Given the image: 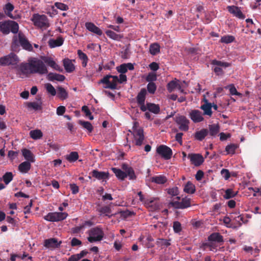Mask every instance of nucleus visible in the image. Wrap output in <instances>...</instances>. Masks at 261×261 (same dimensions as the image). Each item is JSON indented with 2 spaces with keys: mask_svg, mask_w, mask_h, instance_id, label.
Listing matches in <instances>:
<instances>
[{
  "mask_svg": "<svg viewBox=\"0 0 261 261\" xmlns=\"http://www.w3.org/2000/svg\"><path fill=\"white\" fill-rule=\"evenodd\" d=\"M19 30L18 24L14 21L8 20L0 22V31L5 35H7L11 32L16 34Z\"/></svg>",
  "mask_w": 261,
  "mask_h": 261,
  "instance_id": "1",
  "label": "nucleus"
},
{
  "mask_svg": "<svg viewBox=\"0 0 261 261\" xmlns=\"http://www.w3.org/2000/svg\"><path fill=\"white\" fill-rule=\"evenodd\" d=\"M31 73L45 74L48 73V70L42 61L34 59L31 61Z\"/></svg>",
  "mask_w": 261,
  "mask_h": 261,
  "instance_id": "2",
  "label": "nucleus"
},
{
  "mask_svg": "<svg viewBox=\"0 0 261 261\" xmlns=\"http://www.w3.org/2000/svg\"><path fill=\"white\" fill-rule=\"evenodd\" d=\"M31 20L33 22L34 25L39 28L46 29L49 27L48 19L45 15L34 14Z\"/></svg>",
  "mask_w": 261,
  "mask_h": 261,
  "instance_id": "3",
  "label": "nucleus"
},
{
  "mask_svg": "<svg viewBox=\"0 0 261 261\" xmlns=\"http://www.w3.org/2000/svg\"><path fill=\"white\" fill-rule=\"evenodd\" d=\"M117 83H118V76L111 74L106 75L98 82L99 84H106V86H103L104 88H108L112 90H115L117 88Z\"/></svg>",
  "mask_w": 261,
  "mask_h": 261,
  "instance_id": "4",
  "label": "nucleus"
},
{
  "mask_svg": "<svg viewBox=\"0 0 261 261\" xmlns=\"http://www.w3.org/2000/svg\"><path fill=\"white\" fill-rule=\"evenodd\" d=\"M191 206V199L186 196L181 198L180 201H172L168 203V208L184 209Z\"/></svg>",
  "mask_w": 261,
  "mask_h": 261,
  "instance_id": "5",
  "label": "nucleus"
},
{
  "mask_svg": "<svg viewBox=\"0 0 261 261\" xmlns=\"http://www.w3.org/2000/svg\"><path fill=\"white\" fill-rule=\"evenodd\" d=\"M89 234L88 240L90 243L102 240L104 235L102 230L98 227L91 228L89 231Z\"/></svg>",
  "mask_w": 261,
  "mask_h": 261,
  "instance_id": "6",
  "label": "nucleus"
},
{
  "mask_svg": "<svg viewBox=\"0 0 261 261\" xmlns=\"http://www.w3.org/2000/svg\"><path fill=\"white\" fill-rule=\"evenodd\" d=\"M18 62V57L13 53H11L7 56L0 58V65L1 66L15 65Z\"/></svg>",
  "mask_w": 261,
  "mask_h": 261,
  "instance_id": "7",
  "label": "nucleus"
},
{
  "mask_svg": "<svg viewBox=\"0 0 261 261\" xmlns=\"http://www.w3.org/2000/svg\"><path fill=\"white\" fill-rule=\"evenodd\" d=\"M144 204L145 207L150 208L151 211L159 210L161 206V203L159 197L149 196L147 197Z\"/></svg>",
  "mask_w": 261,
  "mask_h": 261,
  "instance_id": "8",
  "label": "nucleus"
},
{
  "mask_svg": "<svg viewBox=\"0 0 261 261\" xmlns=\"http://www.w3.org/2000/svg\"><path fill=\"white\" fill-rule=\"evenodd\" d=\"M156 151L158 154L165 160H170L173 154L172 149L165 145H161L158 146Z\"/></svg>",
  "mask_w": 261,
  "mask_h": 261,
  "instance_id": "9",
  "label": "nucleus"
},
{
  "mask_svg": "<svg viewBox=\"0 0 261 261\" xmlns=\"http://www.w3.org/2000/svg\"><path fill=\"white\" fill-rule=\"evenodd\" d=\"M138 125V122H135L134 123L133 129V136L135 140V144L137 146H141L143 144L144 140V135L143 130L142 128L137 129V125Z\"/></svg>",
  "mask_w": 261,
  "mask_h": 261,
  "instance_id": "10",
  "label": "nucleus"
},
{
  "mask_svg": "<svg viewBox=\"0 0 261 261\" xmlns=\"http://www.w3.org/2000/svg\"><path fill=\"white\" fill-rule=\"evenodd\" d=\"M211 64L217 66L213 67V69L216 74L218 76L222 75L223 74V71L221 68L222 67H227L230 66V64L227 62H223L217 60H212Z\"/></svg>",
  "mask_w": 261,
  "mask_h": 261,
  "instance_id": "11",
  "label": "nucleus"
},
{
  "mask_svg": "<svg viewBox=\"0 0 261 261\" xmlns=\"http://www.w3.org/2000/svg\"><path fill=\"white\" fill-rule=\"evenodd\" d=\"M175 121L179 125L180 130L185 132L188 130L190 121L185 116L182 115L176 116L175 118Z\"/></svg>",
  "mask_w": 261,
  "mask_h": 261,
  "instance_id": "12",
  "label": "nucleus"
},
{
  "mask_svg": "<svg viewBox=\"0 0 261 261\" xmlns=\"http://www.w3.org/2000/svg\"><path fill=\"white\" fill-rule=\"evenodd\" d=\"M67 217V213H48L44 219L48 221L56 222L63 220Z\"/></svg>",
  "mask_w": 261,
  "mask_h": 261,
  "instance_id": "13",
  "label": "nucleus"
},
{
  "mask_svg": "<svg viewBox=\"0 0 261 261\" xmlns=\"http://www.w3.org/2000/svg\"><path fill=\"white\" fill-rule=\"evenodd\" d=\"M147 94V90L145 88L141 89L140 91L138 93L136 100L137 102L140 106L141 110H145V101L146 99V95Z\"/></svg>",
  "mask_w": 261,
  "mask_h": 261,
  "instance_id": "14",
  "label": "nucleus"
},
{
  "mask_svg": "<svg viewBox=\"0 0 261 261\" xmlns=\"http://www.w3.org/2000/svg\"><path fill=\"white\" fill-rule=\"evenodd\" d=\"M62 241H58L55 238L46 239L44 241V246L49 249H55L60 247Z\"/></svg>",
  "mask_w": 261,
  "mask_h": 261,
  "instance_id": "15",
  "label": "nucleus"
},
{
  "mask_svg": "<svg viewBox=\"0 0 261 261\" xmlns=\"http://www.w3.org/2000/svg\"><path fill=\"white\" fill-rule=\"evenodd\" d=\"M90 174L93 177L102 181H106L109 178V173L108 172L99 171L97 170H92Z\"/></svg>",
  "mask_w": 261,
  "mask_h": 261,
  "instance_id": "16",
  "label": "nucleus"
},
{
  "mask_svg": "<svg viewBox=\"0 0 261 261\" xmlns=\"http://www.w3.org/2000/svg\"><path fill=\"white\" fill-rule=\"evenodd\" d=\"M19 43L21 46L24 49L31 51L33 50V47L25 36L22 33L18 34Z\"/></svg>",
  "mask_w": 261,
  "mask_h": 261,
  "instance_id": "17",
  "label": "nucleus"
},
{
  "mask_svg": "<svg viewBox=\"0 0 261 261\" xmlns=\"http://www.w3.org/2000/svg\"><path fill=\"white\" fill-rule=\"evenodd\" d=\"M188 158L190 159L191 163L194 164L195 166H200L204 162L203 156L200 154H189Z\"/></svg>",
  "mask_w": 261,
  "mask_h": 261,
  "instance_id": "18",
  "label": "nucleus"
},
{
  "mask_svg": "<svg viewBox=\"0 0 261 261\" xmlns=\"http://www.w3.org/2000/svg\"><path fill=\"white\" fill-rule=\"evenodd\" d=\"M189 116L194 123L200 122L204 120L201 112L198 110H192L189 114Z\"/></svg>",
  "mask_w": 261,
  "mask_h": 261,
  "instance_id": "19",
  "label": "nucleus"
},
{
  "mask_svg": "<svg viewBox=\"0 0 261 261\" xmlns=\"http://www.w3.org/2000/svg\"><path fill=\"white\" fill-rule=\"evenodd\" d=\"M227 9L230 13L233 14L236 17L241 19H244L245 18V15L242 12L238 7L228 6Z\"/></svg>",
  "mask_w": 261,
  "mask_h": 261,
  "instance_id": "20",
  "label": "nucleus"
},
{
  "mask_svg": "<svg viewBox=\"0 0 261 261\" xmlns=\"http://www.w3.org/2000/svg\"><path fill=\"white\" fill-rule=\"evenodd\" d=\"M42 60L45 63L54 69L60 72L63 71V69L56 63L52 58L44 57L42 58Z\"/></svg>",
  "mask_w": 261,
  "mask_h": 261,
  "instance_id": "21",
  "label": "nucleus"
},
{
  "mask_svg": "<svg viewBox=\"0 0 261 261\" xmlns=\"http://www.w3.org/2000/svg\"><path fill=\"white\" fill-rule=\"evenodd\" d=\"M145 110H141L143 112H146L148 110L150 112H151L154 114H158L160 112V108L159 105H156L153 103L147 102L145 105Z\"/></svg>",
  "mask_w": 261,
  "mask_h": 261,
  "instance_id": "22",
  "label": "nucleus"
},
{
  "mask_svg": "<svg viewBox=\"0 0 261 261\" xmlns=\"http://www.w3.org/2000/svg\"><path fill=\"white\" fill-rule=\"evenodd\" d=\"M134 69V65L131 63H123L116 67L117 71L120 73L124 74L128 70Z\"/></svg>",
  "mask_w": 261,
  "mask_h": 261,
  "instance_id": "23",
  "label": "nucleus"
},
{
  "mask_svg": "<svg viewBox=\"0 0 261 261\" xmlns=\"http://www.w3.org/2000/svg\"><path fill=\"white\" fill-rule=\"evenodd\" d=\"M85 27L89 31L98 36H101L102 34V31L92 22H86Z\"/></svg>",
  "mask_w": 261,
  "mask_h": 261,
  "instance_id": "24",
  "label": "nucleus"
},
{
  "mask_svg": "<svg viewBox=\"0 0 261 261\" xmlns=\"http://www.w3.org/2000/svg\"><path fill=\"white\" fill-rule=\"evenodd\" d=\"M212 103L208 102V100L205 99V103L201 105L200 109L203 111V115H207L211 117L212 115Z\"/></svg>",
  "mask_w": 261,
  "mask_h": 261,
  "instance_id": "25",
  "label": "nucleus"
},
{
  "mask_svg": "<svg viewBox=\"0 0 261 261\" xmlns=\"http://www.w3.org/2000/svg\"><path fill=\"white\" fill-rule=\"evenodd\" d=\"M122 168L123 169V170L125 171L126 177L128 176L129 179H136V176L135 175L134 169L132 167H129L127 164H123L122 166Z\"/></svg>",
  "mask_w": 261,
  "mask_h": 261,
  "instance_id": "26",
  "label": "nucleus"
},
{
  "mask_svg": "<svg viewBox=\"0 0 261 261\" xmlns=\"http://www.w3.org/2000/svg\"><path fill=\"white\" fill-rule=\"evenodd\" d=\"M64 41V38L62 37L59 36L57 39H50L48 43L50 48H55L61 46L63 44Z\"/></svg>",
  "mask_w": 261,
  "mask_h": 261,
  "instance_id": "27",
  "label": "nucleus"
},
{
  "mask_svg": "<svg viewBox=\"0 0 261 261\" xmlns=\"http://www.w3.org/2000/svg\"><path fill=\"white\" fill-rule=\"evenodd\" d=\"M47 74V79L49 81L53 82L54 81H57L63 82L65 79V76L62 74L53 72H49Z\"/></svg>",
  "mask_w": 261,
  "mask_h": 261,
  "instance_id": "28",
  "label": "nucleus"
},
{
  "mask_svg": "<svg viewBox=\"0 0 261 261\" xmlns=\"http://www.w3.org/2000/svg\"><path fill=\"white\" fill-rule=\"evenodd\" d=\"M63 66L66 72L71 73L75 69V66L72 63L71 60L65 58L63 60Z\"/></svg>",
  "mask_w": 261,
  "mask_h": 261,
  "instance_id": "29",
  "label": "nucleus"
},
{
  "mask_svg": "<svg viewBox=\"0 0 261 261\" xmlns=\"http://www.w3.org/2000/svg\"><path fill=\"white\" fill-rule=\"evenodd\" d=\"M37 100L39 102H27L26 103L28 108L32 109L35 111L42 109V102L41 101V97L37 96Z\"/></svg>",
  "mask_w": 261,
  "mask_h": 261,
  "instance_id": "30",
  "label": "nucleus"
},
{
  "mask_svg": "<svg viewBox=\"0 0 261 261\" xmlns=\"http://www.w3.org/2000/svg\"><path fill=\"white\" fill-rule=\"evenodd\" d=\"M220 127L219 124H212L208 125V134L212 137H216L219 133Z\"/></svg>",
  "mask_w": 261,
  "mask_h": 261,
  "instance_id": "31",
  "label": "nucleus"
},
{
  "mask_svg": "<svg viewBox=\"0 0 261 261\" xmlns=\"http://www.w3.org/2000/svg\"><path fill=\"white\" fill-rule=\"evenodd\" d=\"M208 134V130L207 129L203 128L200 130L197 131L194 135L195 139L198 141H202L205 137Z\"/></svg>",
  "mask_w": 261,
  "mask_h": 261,
  "instance_id": "32",
  "label": "nucleus"
},
{
  "mask_svg": "<svg viewBox=\"0 0 261 261\" xmlns=\"http://www.w3.org/2000/svg\"><path fill=\"white\" fill-rule=\"evenodd\" d=\"M14 6L10 3L6 4L3 8L4 11L6 15L8 17L12 19H16V17L13 16V15L11 13V12L14 10Z\"/></svg>",
  "mask_w": 261,
  "mask_h": 261,
  "instance_id": "33",
  "label": "nucleus"
},
{
  "mask_svg": "<svg viewBox=\"0 0 261 261\" xmlns=\"http://www.w3.org/2000/svg\"><path fill=\"white\" fill-rule=\"evenodd\" d=\"M208 241L211 242L221 243L223 242V237L218 232H214L208 237Z\"/></svg>",
  "mask_w": 261,
  "mask_h": 261,
  "instance_id": "34",
  "label": "nucleus"
},
{
  "mask_svg": "<svg viewBox=\"0 0 261 261\" xmlns=\"http://www.w3.org/2000/svg\"><path fill=\"white\" fill-rule=\"evenodd\" d=\"M22 153L23 156L27 160L26 161L31 163L35 162L34 155L30 150L24 148L22 150Z\"/></svg>",
  "mask_w": 261,
  "mask_h": 261,
  "instance_id": "35",
  "label": "nucleus"
},
{
  "mask_svg": "<svg viewBox=\"0 0 261 261\" xmlns=\"http://www.w3.org/2000/svg\"><path fill=\"white\" fill-rule=\"evenodd\" d=\"M31 165L30 162L25 161L19 164L18 166L19 171L23 173H27L31 169Z\"/></svg>",
  "mask_w": 261,
  "mask_h": 261,
  "instance_id": "36",
  "label": "nucleus"
},
{
  "mask_svg": "<svg viewBox=\"0 0 261 261\" xmlns=\"http://www.w3.org/2000/svg\"><path fill=\"white\" fill-rule=\"evenodd\" d=\"M19 70L23 74H28L31 73V62L29 63H21L19 66Z\"/></svg>",
  "mask_w": 261,
  "mask_h": 261,
  "instance_id": "37",
  "label": "nucleus"
},
{
  "mask_svg": "<svg viewBox=\"0 0 261 261\" xmlns=\"http://www.w3.org/2000/svg\"><path fill=\"white\" fill-rule=\"evenodd\" d=\"M170 241L171 240L170 239L167 240L158 238L156 240V244L158 247H161L162 248H164L165 247H167L171 245Z\"/></svg>",
  "mask_w": 261,
  "mask_h": 261,
  "instance_id": "38",
  "label": "nucleus"
},
{
  "mask_svg": "<svg viewBox=\"0 0 261 261\" xmlns=\"http://www.w3.org/2000/svg\"><path fill=\"white\" fill-rule=\"evenodd\" d=\"M111 170L115 173L116 177L120 180H123L125 177H126V173L124 171H123L121 169L117 168H112Z\"/></svg>",
  "mask_w": 261,
  "mask_h": 261,
  "instance_id": "39",
  "label": "nucleus"
},
{
  "mask_svg": "<svg viewBox=\"0 0 261 261\" xmlns=\"http://www.w3.org/2000/svg\"><path fill=\"white\" fill-rule=\"evenodd\" d=\"M195 190V185L190 181L187 182L184 188V191L188 194H193Z\"/></svg>",
  "mask_w": 261,
  "mask_h": 261,
  "instance_id": "40",
  "label": "nucleus"
},
{
  "mask_svg": "<svg viewBox=\"0 0 261 261\" xmlns=\"http://www.w3.org/2000/svg\"><path fill=\"white\" fill-rule=\"evenodd\" d=\"M57 96L60 99L64 100L68 97V94L67 92L64 88L59 86L58 88Z\"/></svg>",
  "mask_w": 261,
  "mask_h": 261,
  "instance_id": "41",
  "label": "nucleus"
},
{
  "mask_svg": "<svg viewBox=\"0 0 261 261\" xmlns=\"http://www.w3.org/2000/svg\"><path fill=\"white\" fill-rule=\"evenodd\" d=\"M151 181L158 184H163L167 181V179L163 175L154 176L151 178Z\"/></svg>",
  "mask_w": 261,
  "mask_h": 261,
  "instance_id": "42",
  "label": "nucleus"
},
{
  "mask_svg": "<svg viewBox=\"0 0 261 261\" xmlns=\"http://www.w3.org/2000/svg\"><path fill=\"white\" fill-rule=\"evenodd\" d=\"M30 136L33 139L38 140L42 137L43 134L40 129H35L30 132Z\"/></svg>",
  "mask_w": 261,
  "mask_h": 261,
  "instance_id": "43",
  "label": "nucleus"
},
{
  "mask_svg": "<svg viewBox=\"0 0 261 261\" xmlns=\"http://www.w3.org/2000/svg\"><path fill=\"white\" fill-rule=\"evenodd\" d=\"M79 124L87 129L89 133H91L93 129V127L91 123L88 121L79 120Z\"/></svg>",
  "mask_w": 261,
  "mask_h": 261,
  "instance_id": "44",
  "label": "nucleus"
},
{
  "mask_svg": "<svg viewBox=\"0 0 261 261\" xmlns=\"http://www.w3.org/2000/svg\"><path fill=\"white\" fill-rule=\"evenodd\" d=\"M79 158L78 153L76 151H72L70 154L66 155V159L69 162H74Z\"/></svg>",
  "mask_w": 261,
  "mask_h": 261,
  "instance_id": "45",
  "label": "nucleus"
},
{
  "mask_svg": "<svg viewBox=\"0 0 261 261\" xmlns=\"http://www.w3.org/2000/svg\"><path fill=\"white\" fill-rule=\"evenodd\" d=\"M150 53L152 55H155L160 51V46L158 43L151 44L149 47Z\"/></svg>",
  "mask_w": 261,
  "mask_h": 261,
  "instance_id": "46",
  "label": "nucleus"
},
{
  "mask_svg": "<svg viewBox=\"0 0 261 261\" xmlns=\"http://www.w3.org/2000/svg\"><path fill=\"white\" fill-rule=\"evenodd\" d=\"M13 175L11 172H7L3 176V180L6 185L9 184L12 180Z\"/></svg>",
  "mask_w": 261,
  "mask_h": 261,
  "instance_id": "47",
  "label": "nucleus"
},
{
  "mask_svg": "<svg viewBox=\"0 0 261 261\" xmlns=\"http://www.w3.org/2000/svg\"><path fill=\"white\" fill-rule=\"evenodd\" d=\"M178 86L180 88L176 81L172 80L168 83L167 88L169 92H172Z\"/></svg>",
  "mask_w": 261,
  "mask_h": 261,
  "instance_id": "48",
  "label": "nucleus"
},
{
  "mask_svg": "<svg viewBox=\"0 0 261 261\" xmlns=\"http://www.w3.org/2000/svg\"><path fill=\"white\" fill-rule=\"evenodd\" d=\"M106 34L109 37L115 40H119L121 38L120 35L116 34L111 30H107L106 32Z\"/></svg>",
  "mask_w": 261,
  "mask_h": 261,
  "instance_id": "49",
  "label": "nucleus"
},
{
  "mask_svg": "<svg viewBox=\"0 0 261 261\" xmlns=\"http://www.w3.org/2000/svg\"><path fill=\"white\" fill-rule=\"evenodd\" d=\"M237 193L234 192L232 189H227L225 192V194L223 197L226 199H229L230 198L234 197Z\"/></svg>",
  "mask_w": 261,
  "mask_h": 261,
  "instance_id": "50",
  "label": "nucleus"
},
{
  "mask_svg": "<svg viewBox=\"0 0 261 261\" xmlns=\"http://www.w3.org/2000/svg\"><path fill=\"white\" fill-rule=\"evenodd\" d=\"M234 39L235 38L233 36L225 35L221 37L220 41L222 43L228 44L233 42Z\"/></svg>",
  "mask_w": 261,
  "mask_h": 261,
  "instance_id": "51",
  "label": "nucleus"
},
{
  "mask_svg": "<svg viewBox=\"0 0 261 261\" xmlns=\"http://www.w3.org/2000/svg\"><path fill=\"white\" fill-rule=\"evenodd\" d=\"M238 146L234 144H231L226 146L225 151L228 154H234Z\"/></svg>",
  "mask_w": 261,
  "mask_h": 261,
  "instance_id": "52",
  "label": "nucleus"
},
{
  "mask_svg": "<svg viewBox=\"0 0 261 261\" xmlns=\"http://www.w3.org/2000/svg\"><path fill=\"white\" fill-rule=\"evenodd\" d=\"M167 192L169 195L172 197L177 196L179 194L178 188L177 187L167 189Z\"/></svg>",
  "mask_w": 261,
  "mask_h": 261,
  "instance_id": "53",
  "label": "nucleus"
},
{
  "mask_svg": "<svg viewBox=\"0 0 261 261\" xmlns=\"http://www.w3.org/2000/svg\"><path fill=\"white\" fill-rule=\"evenodd\" d=\"M147 89L149 93L154 94L156 89V86L154 83H148Z\"/></svg>",
  "mask_w": 261,
  "mask_h": 261,
  "instance_id": "54",
  "label": "nucleus"
},
{
  "mask_svg": "<svg viewBox=\"0 0 261 261\" xmlns=\"http://www.w3.org/2000/svg\"><path fill=\"white\" fill-rule=\"evenodd\" d=\"M157 79L156 74L154 72H150L147 75L146 81L148 83H153L154 81H155Z\"/></svg>",
  "mask_w": 261,
  "mask_h": 261,
  "instance_id": "55",
  "label": "nucleus"
},
{
  "mask_svg": "<svg viewBox=\"0 0 261 261\" xmlns=\"http://www.w3.org/2000/svg\"><path fill=\"white\" fill-rule=\"evenodd\" d=\"M45 88L47 91L50 93L52 96H55L56 94V91L53 86L49 83L45 85Z\"/></svg>",
  "mask_w": 261,
  "mask_h": 261,
  "instance_id": "56",
  "label": "nucleus"
},
{
  "mask_svg": "<svg viewBox=\"0 0 261 261\" xmlns=\"http://www.w3.org/2000/svg\"><path fill=\"white\" fill-rule=\"evenodd\" d=\"M55 6L57 8L62 11H66L69 9V7L67 5L62 3L56 2L55 3Z\"/></svg>",
  "mask_w": 261,
  "mask_h": 261,
  "instance_id": "57",
  "label": "nucleus"
},
{
  "mask_svg": "<svg viewBox=\"0 0 261 261\" xmlns=\"http://www.w3.org/2000/svg\"><path fill=\"white\" fill-rule=\"evenodd\" d=\"M173 228L174 232L176 233H178L181 230V224L178 221L173 222Z\"/></svg>",
  "mask_w": 261,
  "mask_h": 261,
  "instance_id": "58",
  "label": "nucleus"
},
{
  "mask_svg": "<svg viewBox=\"0 0 261 261\" xmlns=\"http://www.w3.org/2000/svg\"><path fill=\"white\" fill-rule=\"evenodd\" d=\"M94 224V222L92 220H87L84 221L81 225L83 229L87 227H90Z\"/></svg>",
  "mask_w": 261,
  "mask_h": 261,
  "instance_id": "59",
  "label": "nucleus"
},
{
  "mask_svg": "<svg viewBox=\"0 0 261 261\" xmlns=\"http://www.w3.org/2000/svg\"><path fill=\"white\" fill-rule=\"evenodd\" d=\"M82 244V241L76 238H73L71 241V246L72 247L81 246Z\"/></svg>",
  "mask_w": 261,
  "mask_h": 261,
  "instance_id": "60",
  "label": "nucleus"
},
{
  "mask_svg": "<svg viewBox=\"0 0 261 261\" xmlns=\"http://www.w3.org/2000/svg\"><path fill=\"white\" fill-rule=\"evenodd\" d=\"M221 174L225 180H227L230 177V173L227 169H223L221 171Z\"/></svg>",
  "mask_w": 261,
  "mask_h": 261,
  "instance_id": "61",
  "label": "nucleus"
},
{
  "mask_svg": "<svg viewBox=\"0 0 261 261\" xmlns=\"http://www.w3.org/2000/svg\"><path fill=\"white\" fill-rule=\"evenodd\" d=\"M70 188L73 194H76L79 192V187L75 184H70Z\"/></svg>",
  "mask_w": 261,
  "mask_h": 261,
  "instance_id": "62",
  "label": "nucleus"
},
{
  "mask_svg": "<svg viewBox=\"0 0 261 261\" xmlns=\"http://www.w3.org/2000/svg\"><path fill=\"white\" fill-rule=\"evenodd\" d=\"M66 108L64 106H59L57 109V114L61 116L65 112Z\"/></svg>",
  "mask_w": 261,
  "mask_h": 261,
  "instance_id": "63",
  "label": "nucleus"
},
{
  "mask_svg": "<svg viewBox=\"0 0 261 261\" xmlns=\"http://www.w3.org/2000/svg\"><path fill=\"white\" fill-rule=\"evenodd\" d=\"M150 69L154 71H155L158 70L159 68V64L156 62H152L149 65Z\"/></svg>",
  "mask_w": 261,
  "mask_h": 261,
  "instance_id": "64",
  "label": "nucleus"
}]
</instances>
